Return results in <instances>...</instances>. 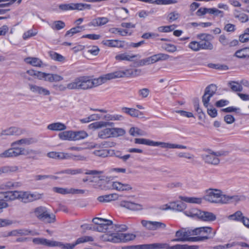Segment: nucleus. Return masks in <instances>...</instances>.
<instances>
[{"label":"nucleus","mask_w":249,"mask_h":249,"mask_svg":"<svg viewBox=\"0 0 249 249\" xmlns=\"http://www.w3.org/2000/svg\"><path fill=\"white\" fill-rule=\"evenodd\" d=\"M175 26L174 25H171L169 26H160L159 27L158 29L160 32L167 33L169 32L172 31L174 30Z\"/></svg>","instance_id":"e2e57ef3"},{"label":"nucleus","mask_w":249,"mask_h":249,"mask_svg":"<svg viewBox=\"0 0 249 249\" xmlns=\"http://www.w3.org/2000/svg\"><path fill=\"white\" fill-rule=\"evenodd\" d=\"M212 228L210 227H201L196 228L194 230H192V235H197L199 234H203L207 233L210 234V236H213V233L214 232H212Z\"/></svg>","instance_id":"6ab92c4d"},{"label":"nucleus","mask_w":249,"mask_h":249,"mask_svg":"<svg viewBox=\"0 0 249 249\" xmlns=\"http://www.w3.org/2000/svg\"><path fill=\"white\" fill-rule=\"evenodd\" d=\"M112 187L119 191H129L132 189V187L128 184H123L120 182H113Z\"/></svg>","instance_id":"4be33fe9"},{"label":"nucleus","mask_w":249,"mask_h":249,"mask_svg":"<svg viewBox=\"0 0 249 249\" xmlns=\"http://www.w3.org/2000/svg\"><path fill=\"white\" fill-rule=\"evenodd\" d=\"M153 146H160L161 148H169V149H174V148L186 149L187 148V147L186 146L183 145L174 144V143H170L165 142H154V141H153Z\"/></svg>","instance_id":"4468645a"},{"label":"nucleus","mask_w":249,"mask_h":249,"mask_svg":"<svg viewBox=\"0 0 249 249\" xmlns=\"http://www.w3.org/2000/svg\"><path fill=\"white\" fill-rule=\"evenodd\" d=\"M205 199L210 202L214 203H227L229 197L222 194L220 190L210 188L206 190Z\"/></svg>","instance_id":"f03ea898"},{"label":"nucleus","mask_w":249,"mask_h":249,"mask_svg":"<svg viewBox=\"0 0 249 249\" xmlns=\"http://www.w3.org/2000/svg\"><path fill=\"white\" fill-rule=\"evenodd\" d=\"M186 215L191 217H196L199 220L205 222H213L216 220V216L213 213L202 211L198 209H193L191 211H186Z\"/></svg>","instance_id":"423d86ee"},{"label":"nucleus","mask_w":249,"mask_h":249,"mask_svg":"<svg viewBox=\"0 0 249 249\" xmlns=\"http://www.w3.org/2000/svg\"><path fill=\"white\" fill-rule=\"evenodd\" d=\"M221 156L219 152H211L206 154H203L202 158L205 163L214 165H218L220 160L218 158Z\"/></svg>","instance_id":"1a4fd4ad"},{"label":"nucleus","mask_w":249,"mask_h":249,"mask_svg":"<svg viewBox=\"0 0 249 249\" xmlns=\"http://www.w3.org/2000/svg\"><path fill=\"white\" fill-rule=\"evenodd\" d=\"M243 213L240 211H236L234 213L229 215L228 218L229 220L242 222L244 218Z\"/></svg>","instance_id":"72a5a7b5"},{"label":"nucleus","mask_w":249,"mask_h":249,"mask_svg":"<svg viewBox=\"0 0 249 249\" xmlns=\"http://www.w3.org/2000/svg\"><path fill=\"white\" fill-rule=\"evenodd\" d=\"M142 225L148 230L155 231L160 229H164L166 225L158 221H152L142 220L141 221Z\"/></svg>","instance_id":"9d476101"},{"label":"nucleus","mask_w":249,"mask_h":249,"mask_svg":"<svg viewBox=\"0 0 249 249\" xmlns=\"http://www.w3.org/2000/svg\"><path fill=\"white\" fill-rule=\"evenodd\" d=\"M49 55L50 57L51 58V59L59 61V62H62L65 60V57L62 56L61 54H59L54 51H50L49 52Z\"/></svg>","instance_id":"a18cd8bd"},{"label":"nucleus","mask_w":249,"mask_h":249,"mask_svg":"<svg viewBox=\"0 0 249 249\" xmlns=\"http://www.w3.org/2000/svg\"><path fill=\"white\" fill-rule=\"evenodd\" d=\"M21 186V183L18 182L8 181L0 185L1 189H11L16 188Z\"/></svg>","instance_id":"473e14b6"},{"label":"nucleus","mask_w":249,"mask_h":249,"mask_svg":"<svg viewBox=\"0 0 249 249\" xmlns=\"http://www.w3.org/2000/svg\"><path fill=\"white\" fill-rule=\"evenodd\" d=\"M24 61L34 67H41L43 65L42 61L37 57H28L24 59Z\"/></svg>","instance_id":"393cba45"},{"label":"nucleus","mask_w":249,"mask_h":249,"mask_svg":"<svg viewBox=\"0 0 249 249\" xmlns=\"http://www.w3.org/2000/svg\"><path fill=\"white\" fill-rule=\"evenodd\" d=\"M47 128L53 131H62L66 129V126L61 123H54L49 124Z\"/></svg>","instance_id":"c85d7f7f"},{"label":"nucleus","mask_w":249,"mask_h":249,"mask_svg":"<svg viewBox=\"0 0 249 249\" xmlns=\"http://www.w3.org/2000/svg\"><path fill=\"white\" fill-rule=\"evenodd\" d=\"M188 47L194 51L197 52L200 50L199 41H193L188 45Z\"/></svg>","instance_id":"052dcab7"},{"label":"nucleus","mask_w":249,"mask_h":249,"mask_svg":"<svg viewBox=\"0 0 249 249\" xmlns=\"http://www.w3.org/2000/svg\"><path fill=\"white\" fill-rule=\"evenodd\" d=\"M110 128H106L98 132V137L102 139H105L111 137Z\"/></svg>","instance_id":"e433bc0d"},{"label":"nucleus","mask_w":249,"mask_h":249,"mask_svg":"<svg viewBox=\"0 0 249 249\" xmlns=\"http://www.w3.org/2000/svg\"><path fill=\"white\" fill-rule=\"evenodd\" d=\"M135 143L145 144L149 146H153V141L149 139L143 138H136L134 140Z\"/></svg>","instance_id":"3c124183"},{"label":"nucleus","mask_w":249,"mask_h":249,"mask_svg":"<svg viewBox=\"0 0 249 249\" xmlns=\"http://www.w3.org/2000/svg\"><path fill=\"white\" fill-rule=\"evenodd\" d=\"M93 241V238L92 237L89 236H84L78 238L75 241V242L74 243L75 244V246H76L77 245L81 243Z\"/></svg>","instance_id":"864d4df0"},{"label":"nucleus","mask_w":249,"mask_h":249,"mask_svg":"<svg viewBox=\"0 0 249 249\" xmlns=\"http://www.w3.org/2000/svg\"><path fill=\"white\" fill-rule=\"evenodd\" d=\"M216 91V87L215 85L211 84L206 88L202 96V102L206 107H208L211 98L215 93Z\"/></svg>","instance_id":"6e6552de"},{"label":"nucleus","mask_w":249,"mask_h":249,"mask_svg":"<svg viewBox=\"0 0 249 249\" xmlns=\"http://www.w3.org/2000/svg\"><path fill=\"white\" fill-rule=\"evenodd\" d=\"M53 190L55 193L62 195L71 194V193L73 192V188L67 189L54 187L53 188Z\"/></svg>","instance_id":"c03bdc74"},{"label":"nucleus","mask_w":249,"mask_h":249,"mask_svg":"<svg viewBox=\"0 0 249 249\" xmlns=\"http://www.w3.org/2000/svg\"><path fill=\"white\" fill-rule=\"evenodd\" d=\"M216 233V231H214V232L213 233V236H197V237H189L188 241H192V242H196V241H203L205 240H207L209 239L212 238L214 237Z\"/></svg>","instance_id":"de8ad7c7"},{"label":"nucleus","mask_w":249,"mask_h":249,"mask_svg":"<svg viewBox=\"0 0 249 249\" xmlns=\"http://www.w3.org/2000/svg\"><path fill=\"white\" fill-rule=\"evenodd\" d=\"M95 155L101 157H106L108 156L109 152L106 149H101L99 150H95L93 152Z\"/></svg>","instance_id":"338daca9"},{"label":"nucleus","mask_w":249,"mask_h":249,"mask_svg":"<svg viewBox=\"0 0 249 249\" xmlns=\"http://www.w3.org/2000/svg\"><path fill=\"white\" fill-rule=\"evenodd\" d=\"M118 198V195L117 194H111L100 196L97 198V199L101 202H107L112 200H116Z\"/></svg>","instance_id":"bb28decb"},{"label":"nucleus","mask_w":249,"mask_h":249,"mask_svg":"<svg viewBox=\"0 0 249 249\" xmlns=\"http://www.w3.org/2000/svg\"><path fill=\"white\" fill-rule=\"evenodd\" d=\"M88 136L87 133L84 131H73V140H79L83 139Z\"/></svg>","instance_id":"09e8293b"},{"label":"nucleus","mask_w":249,"mask_h":249,"mask_svg":"<svg viewBox=\"0 0 249 249\" xmlns=\"http://www.w3.org/2000/svg\"><path fill=\"white\" fill-rule=\"evenodd\" d=\"M92 222L97 225L96 227H94V231L99 232H107L108 226L113 225V222L111 220L102 218H94L92 219Z\"/></svg>","instance_id":"0eeeda50"},{"label":"nucleus","mask_w":249,"mask_h":249,"mask_svg":"<svg viewBox=\"0 0 249 249\" xmlns=\"http://www.w3.org/2000/svg\"><path fill=\"white\" fill-rule=\"evenodd\" d=\"M104 119L109 121H116V120H123L124 119V117L121 115L119 114H115V115H111V114H107L104 116Z\"/></svg>","instance_id":"603ef678"},{"label":"nucleus","mask_w":249,"mask_h":249,"mask_svg":"<svg viewBox=\"0 0 249 249\" xmlns=\"http://www.w3.org/2000/svg\"><path fill=\"white\" fill-rule=\"evenodd\" d=\"M113 154L116 157L121 159L124 162H126L127 160L131 157L130 154H127L123 156L122 153L120 151H114Z\"/></svg>","instance_id":"13d9d810"},{"label":"nucleus","mask_w":249,"mask_h":249,"mask_svg":"<svg viewBox=\"0 0 249 249\" xmlns=\"http://www.w3.org/2000/svg\"><path fill=\"white\" fill-rule=\"evenodd\" d=\"M83 30H84V27L81 26H77L75 27L72 28L66 32L65 36H72L74 34L80 32Z\"/></svg>","instance_id":"8fccbe9b"},{"label":"nucleus","mask_w":249,"mask_h":249,"mask_svg":"<svg viewBox=\"0 0 249 249\" xmlns=\"http://www.w3.org/2000/svg\"><path fill=\"white\" fill-rule=\"evenodd\" d=\"M28 88L32 93L36 94L42 96H47L50 94V92L48 89L35 84H29Z\"/></svg>","instance_id":"f8f14e48"},{"label":"nucleus","mask_w":249,"mask_h":249,"mask_svg":"<svg viewBox=\"0 0 249 249\" xmlns=\"http://www.w3.org/2000/svg\"><path fill=\"white\" fill-rule=\"evenodd\" d=\"M172 205L173 209L178 211H182L186 207L185 203L181 201L174 202Z\"/></svg>","instance_id":"5fc2aeb1"},{"label":"nucleus","mask_w":249,"mask_h":249,"mask_svg":"<svg viewBox=\"0 0 249 249\" xmlns=\"http://www.w3.org/2000/svg\"><path fill=\"white\" fill-rule=\"evenodd\" d=\"M228 85L230 87L232 91L234 92H241L243 90L242 85L238 82L231 81L228 83Z\"/></svg>","instance_id":"f704fd0d"},{"label":"nucleus","mask_w":249,"mask_h":249,"mask_svg":"<svg viewBox=\"0 0 249 249\" xmlns=\"http://www.w3.org/2000/svg\"><path fill=\"white\" fill-rule=\"evenodd\" d=\"M104 240L113 243L127 242L133 240L136 235L132 233H113L104 236Z\"/></svg>","instance_id":"20e7f679"},{"label":"nucleus","mask_w":249,"mask_h":249,"mask_svg":"<svg viewBox=\"0 0 249 249\" xmlns=\"http://www.w3.org/2000/svg\"><path fill=\"white\" fill-rule=\"evenodd\" d=\"M109 32L112 34H116L119 33L120 35L122 36H126L128 31L126 30H122L120 28H111L109 29Z\"/></svg>","instance_id":"4d7b16f0"},{"label":"nucleus","mask_w":249,"mask_h":249,"mask_svg":"<svg viewBox=\"0 0 249 249\" xmlns=\"http://www.w3.org/2000/svg\"><path fill=\"white\" fill-rule=\"evenodd\" d=\"M75 244L74 243L73 244H70V243H66V244H63L61 242H58V245L57 247H60L62 249H73V248L75 247Z\"/></svg>","instance_id":"774afa93"},{"label":"nucleus","mask_w":249,"mask_h":249,"mask_svg":"<svg viewBox=\"0 0 249 249\" xmlns=\"http://www.w3.org/2000/svg\"><path fill=\"white\" fill-rule=\"evenodd\" d=\"M192 235V230L186 231L185 229H181L176 231V236L177 238L172 240V242H185L188 241L189 236Z\"/></svg>","instance_id":"9b49d317"},{"label":"nucleus","mask_w":249,"mask_h":249,"mask_svg":"<svg viewBox=\"0 0 249 249\" xmlns=\"http://www.w3.org/2000/svg\"><path fill=\"white\" fill-rule=\"evenodd\" d=\"M111 128V137H118L123 136L125 133L124 129L122 128L113 127Z\"/></svg>","instance_id":"a19ab883"},{"label":"nucleus","mask_w":249,"mask_h":249,"mask_svg":"<svg viewBox=\"0 0 249 249\" xmlns=\"http://www.w3.org/2000/svg\"><path fill=\"white\" fill-rule=\"evenodd\" d=\"M129 132L132 136H142L143 135V131L138 127H131Z\"/></svg>","instance_id":"6e6d98bb"},{"label":"nucleus","mask_w":249,"mask_h":249,"mask_svg":"<svg viewBox=\"0 0 249 249\" xmlns=\"http://www.w3.org/2000/svg\"><path fill=\"white\" fill-rule=\"evenodd\" d=\"M180 198L182 200L188 203L200 204L202 202L201 198L184 196H180Z\"/></svg>","instance_id":"79ce46f5"},{"label":"nucleus","mask_w":249,"mask_h":249,"mask_svg":"<svg viewBox=\"0 0 249 249\" xmlns=\"http://www.w3.org/2000/svg\"><path fill=\"white\" fill-rule=\"evenodd\" d=\"M105 124L104 123V121L96 122L90 124L89 125V127L93 129H99L105 127Z\"/></svg>","instance_id":"0e129e2a"},{"label":"nucleus","mask_w":249,"mask_h":249,"mask_svg":"<svg viewBox=\"0 0 249 249\" xmlns=\"http://www.w3.org/2000/svg\"><path fill=\"white\" fill-rule=\"evenodd\" d=\"M108 18L106 17H98L91 20L89 24V26H101L105 25L108 22Z\"/></svg>","instance_id":"aec40b11"},{"label":"nucleus","mask_w":249,"mask_h":249,"mask_svg":"<svg viewBox=\"0 0 249 249\" xmlns=\"http://www.w3.org/2000/svg\"><path fill=\"white\" fill-rule=\"evenodd\" d=\"M49 25L53 30H60L63 29L66 25L64 22L62 20H56L53 21Z\"/></svg>","instance_id":"c9c22d12"},{"label":"nucleus","mask_w":249,"mask_h":249,"mask_svg":"<svg viewBox=\"0 0 249 249\" xmlns=\"http://www.w3.org/2000/svg\"><path fill=\"white\" fill-rule=\"evenodd\" d=\"M34 213L39 220L45 223H53L56 221L55 215L53 213H50L45 207H38L34 209Z\"/></svg>","instance_id":"7ed1b4c3"},{"label":"nucleus","mask_w":249,"mask_h":249,"mask_svg":"<svg viewBox=\"0 0 249 249\" xmlns=\"http://www.w3.org/2000/svg\"><path fill=\"white\" fill-rule=\"evenodd\" d=\"M138 57L139 58L141 57V55L140 54H135L133 55H129L127 54V53H124L119 54L115 56V59L117 60L122 61L125 60L128 61H133V59L135 57Z\"/></svg>","instance_id":"a878e982"},{"label":"nucleus","mask_w":249,"mask_h":249,"mask_svg":"<svg viewBox=\"0 0 249 249\" xmlns=\"http://www.w3.org/2000/svg\"><path fill=\"white\" fill-rule=\"evenodd\" d=\"M121 206L132 211H139L142 209V206L138 203L130 201H123Z\"/></svg>","instance_id":"412c9836"},{"label":"nucleus","mask_w":249,"mask_h":249,"mask_svg":"<svg viewBox=\"0 0 249 249\" xmlns=\"http://www.w3.org/2000/svg\"><path fill=\"white\" fill-rule=\"evenodd\" d=\"M18 191H9L5 192V196L4 197L5 198V201H13L15 199H18Z\"/></svg>","instance_id":"c756f323"},{"label":"nucleus","mask_w":249,"mask_h":249,"mask_svg":"<svg viewBox=\"0 0 249 249\" xmlns=\"http://www.w3.org/2000/svg\"><path fill=\"white\" fill-rule=\"evenodd\" d=\"M131 69H126L124 71H119L111 72V75L112 79L121 78L124 77L131 76Z\"/></svg>","instance_id":"5701e85b"},{"label":"nucleus","mask_w":249,"mask_h":249,"mask_svg":"<svg viewBox=\"0 0 249 249\" xmlns=\"http://www.w3.org/2000/svg\"><path fill=\"white\" fill-rule=\"evenodd\" d=\"M59 137L61 140H73V131H68L60 133Z\"/></svg>","instance_id":"49530a36"},{"label":"nucleus","mask_w":249,"mask_h":249,"mask_svg":"<svg viewBox=\"0 0 249 249\" xmlns=\"http://www.w3.org/2000/svg\"><path fill=\"white\" fill-rule=\"evenodd\" d=\"M104 45L110 47L123 48L121 41L119 40H107L103 41Z\"/></svg>","instance_id":"2f4dec72"},{"label":"nucleus","mask_w":249,"mask_h":249,"mask_svg":"<svg viewBox=\"0 0 249 249\" xmlns=\"http://www.w3.org/2000/svg\"><path fill=\"white\" fill-rule=\"evenodd\" d=\"M235 55L240 58L249 57V48H244L236 52Z\"/></svg>","instance_id":"58836bf2"},{"label":"nucleus","mask_w":249,"mask_h":249,"mask_svg":"<svg viewBox=\"0 0 249 249\" xmlns=\"http://www.w3.org/2000/svg\"><path fill=\"white\" fill-rule=\"evenodd\" d=\"M121 111L129 115L132 117H136L139 118H144L143 113L142 112L134 108L123 107L121 108Z\"/></svg>","instance_id":"dca6fc26"},{"label":"nucleus","mask_w":249,"mask_h":249,"mask_svg":"<svg viewBox=\"0 0 249 249\" xmlns=\"http://www.w3.org/2000/svg\"><path fill=\"white\" fill-rule=\"evenodd\" d=\"M36 140L33 138H23L15 141L11 143V148L0 153V158H15L20 155H36L37 153L36 151L30 149H25L23 147H17L16 145H28L36 143Z\"/></svg>","instance_id":"f257e3e1"},{"label":"nucleus","mask_w":249,"mask_h":249,"mask_svg":"<svg viewBox=\"0 0 249 249\" xmlns=\"http://www.w3.org/2000/svg\"><path fill=\"white\" fill-rule=\"evenodd\" d=\"M234 16L241 22H246L249 20L248 16L245 13H240L239 11L235 10Z\"/></svg>","instance_id":"37998d69"},{"label":"nucleus","mask_w":249,"mask_h":249,"mask_svg":"<svg viewBox=\"0 0 249 249\" xmlns=\"http://www.w3.org/2000/svg\"><path fill=\"white\" fill-rule=\"evenodd\" d=\"M210 14L213 15L214 16L220 17L223 18L224 17V13L223 11L219 10L215 8H210Z\"/></svg>","instance_id":"680f3d73"},{"label":"nucleus","mask_w":249,"mask_h":249,"mask_svg":"<svg viewBox=\"0 0 249 249\" xmlns=\"http://www.w3.org/2000/svg\"><path fill=\"white\" fill-rule=\"evenodd\" d=\"M69 89L87 90L91 89L90 78L88 76H81L67 85Z\"/></svg>","instance_id":"39448f33"},{"label":"nucleus","mask_w":249,"mask_h":249,"mask_svg":"<svg viewBox=\"0 0 249 249\" xmlns=\"http://www.w3.org/2000/svg\"><path fill=\"white\" fill-rule=\"evenodd\" d=\"M33 242L36 245H42L49 247H57L58 242L55 241H51L43 238H35Z\"/></svg>","instance_id":"2eb2a0df"},{"label":"nucleus","mask_w":249,"mask_h":249,"mask_svg":"<svg viewBox=\"0 0 249 249\" xmlns=\"http://www.w3.org/2000/svg\"><path fill=\"white\" fill-rule=\"evenodd\" d=\"M200 50H212L213 48V45L208 39H202L199 41Z\"/></svg>","instance_id":"ea45409f"},{"label":"nucleus","mask_w":249,"mask_h":249,"mask_svg":"<svg viewBox=\"0 0 249 249\" xmlns=\"http://www.w3.org/2000/svg\"><path fill=\"white\" fill-rule=\"evenodd\" d=\"M47 156L50 158L64 160L68 159V153L64 152H50L47 154Z\"/></svg>","instance_id":"cd10ccee"},{"label":"nucleus","mask_w":249,"mask_h":249,"mask_svg":"<svg viewBox=\"0 0 249 249\" xmlns=\"http://www.w3.org/2000/svg\"><path fill=\"white\" fill-rule=\"evenodd\" d=\"M29 234H31L32 235H38V233L37 232H34L31 231H29L28 230L26 229H18L13 231L11 232L9 234L10 235H28Z\"/></svg>","instance_id":"b1692460"},{"label":"nucleus","mask_w":249,"mask_h":249,"mask_svg":"<svg viewBox=\"0 0 249 249\" xmlns=\"http://www.w3.org/2000/svg\"><path fill=\"white\" fill-rule=\"evenodd\" d=\"M138 93L139 96L145 98L148 96L150 93V90L147 88L142 89L138 91Z\"/></svg>","instance_id":"69168bd1"},{"label":"nucleus","mask_w":249,"mask_h":249,"mask_svg":"<svg viewBox=\"0 0 249 249\" xmlns=\"http://www.w3.org/2000/svg\"><path fill=\"white\" fill-rule=\"evenodd\" d=\"M165 243H155L140 245L138 248L140 249H165Z\"/></svg>","instance_id":"a211bd4d"},{"label":"nucleus","mask_w":249,"mask_h":249,"mask_svg":"<svg viewBox=\"0 0 249 249\" xmlns=\"http://www.w3.org/2000/svg\"><path fill=\"white\" fill-rule=\"evenodd\" d=\"M18 168L17 166H4L0 167V175L2 174H8L17 171Z\"/></svg>","instance_id":"7c9ffc66"},{"label":"nucleus","mask_w":249,"mask_h":249,"mask_svg":"<svg viewBox=\"0 0 249 249\" xmlns=\"http://www.w3.org/2000/svg\"><path fill=\"white\" fill-rule=\"evenodd\" d=\"M111 79H112L111 73L103 75L97 78L90 79L91 88L101 85Z\"/></svg>","instance_id":"ddd939ff"},{"label":"nucleus","mask_w":249,"mask_h":249,"mask_svg":"<svg viewBox=\"0 0 249 249\" xmlns=\"http://www.w3.org/2000/svg\"><path fill=\"white\" fill-rule=\"evenodd\" d=\"M20 131L19 128L16 127H11L2 131L1 134L4 135H18Z\"/></svg>","instance_id":"4c0bfd02"},{"label":"nucleus","mask_w":249,"mask_h":249,"mask_svg":"<svg viewBox=\"0 0 249 249\" xmlns=\"http://www.w3.org/2000/svg\"><path fill=\"white\" fill-rule=\"evenodd\" d=\"M68 159H71L75 161H84L86 160V158L81 155H74L73 154L68 153Z\"/></svg>","instance_id":"bf43d9fd"},{"label":"nucleus","mask_w":249,"mask_h":249,"mask_svg":"<svg viewBox=\"0 0 249 249\" xmlns=\"http://www.w3.org/2000/svg\"><path fill=\"white\" fill-rule=\"evenodd\" d=\"M18 199L21 200L24 203H28L37 199V197L36 195L30 194L26 192L18 191Z\"/></svg>","instance_id":"f3484780"}]
</instances>
